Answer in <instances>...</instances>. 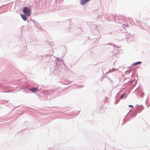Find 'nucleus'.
<instances>
[{
  "instance_id": "nucleus-11",
  "label": "nucleus",
  "mask_w": 150,
  "mask_h": 150,
  "mask_svg": "<svg viewBox=\"0 0 150 150\" xmlns=\"http://www.w3.org/2000/svg\"><path fill=\"white\" fill-rule=\"evenodd\" d=\"M125 93H123L120 97V99H121L123 98L125 95Z\"/></svg>"
},
{
  "instance_id": "nucleus-1",
  "label": "nucleus",
  "mask_w": 150,
  "mask_h": 150,
  "mask_svg": "<svg viewBox=\"0 0 150 150\" xmlns=\"http://www.w3.org/2000/svg\"><path fill=\"white\" fill-rule=\"evenodd\" d=\"M136 108V110L134 112H132V114L130 115V117H135L137 115V111L138 112V113H139L144 108L143 106L142 105H141L140 106L137 105L135 107Z\"/></svg>"
},
{
  "instance_id": "nucleus-21",
  "label": "nucleus",
  "mask_w": 150,
  "mask_h": 150,
  "mask_svg": "<svg viewBox=\"0 0 150 150\" xmlns=\"http://www.w3.org/2000/svg\"><path fill=\"white\" fill-rule=\"evenodd\" d=\"M69 73H71V74H72V71L71 70H69Z\"/></svg>"
},
{
  "instance_id": "nucleus-16",
  "label": "nucleus",
  "mask_w": 150,
  "mask_h": 150,
  "mask_svg": "<svg viewBox=\"0 0 150 150\" xmlns=\"http://www.w3.org/2000/svg\"><path fill=\"white\" fill-rule=\"evenodd\" d=\"M110 44V43H108V44H105V45H111L113 46L114 47H115V45H111Z\"/></svg>"
},
{
  "instance_id": "nucleus-25",
  "label": "nucleus",
  "mask_w": 150,
  "mask_h": 150,
  "mask_svg": "<svg viewBox=\"0 0 150 150\" xmlns=\"http://www.w3.org/2000/svg\"><path fill=\"white\" fill-rule=\"evenodd\" d=\"M4 92H5V93H7V92H8V91H5Z\"/></svg>"
},
{
  "instance_id": "nucleus-22",
  "label": "nucleus",
  "mask_w": 150,
  "mask_h": 150,
  "mask_svg": "<svg viewBox=\"0 0 150 150\" xmlns=\"http://www.w3.org/2000/svg\"><path fill=\"white\" fill-rule=\"evenodd\" d=\"M142 97H143V96L144 95H145V93H142Z\"/></svg>"
},
{
  "instance_id": "nucleus-6",
  "label": "nucleus",
  "mask_w": 150,
  "mask_h": 150,
  "mask_svg": "<svg viewBox=\"0 0 150 150\" xmlns=\"http://www.w3.org/2000/svg\"><path fill=\"white\" fill-rule=\"evenodd\" d=\"M21 18L24 21H26L27 20V17L28 16L26 15V14H21Z\"/></svg>"
},
{
  "instance_id": "nucleus-7",
  "label": "nucleus",
  "mask_w": 150,
  "mask_h": 150,
  "mask_svg": "<svg viewBox=\"0 0 150 150\" xmlns=\"http://www.w3.org/2000/svg\"><path fill=\"white\" fill-rule=\"evenodd\" d=\"M56 90H47V93L48 94L52 95H53L54 93L56 91Z\"/></svg>"
},
{
  "instance_id": "nucleus-10",
  "label": "nucleus",
  "mask_w": 150,
  "mask_h": 150,
  "mask_svg": "<svg viewBox=\"0 0 150 150\" xmlns=\"http://www.w3.org/2000/svg\"><path fill=\"white\" fill-rule=\"evenodd\" d=\"M19 57H23L24 56V54H23V52L21 53L19 55Z\"/></svg>"
},
{
  "instance_id": "nucleus-23",
  "label": "nucleus",
  "mask_w": 150,
  "mask_h": 150,
  "mask_svg": "<svg viewBox=\"0 0 150 150\" xmlns=\"http://www.w3.org/2000/svg\"><path fill=\"white\" fill-rule=\"evenodd\" d=\"M120 91L119 92H118V93H117V96L118 95L119 93H120Z\"/></svg>"
},
{
  "instance_id": "nucleus-12",
  "label": "nucleus",
  "mask_w": 150,
  "mask_h": 150,
  "mask_svg": "<svg viewBox=\"0 0 150 150\" xmlns=\"http://www.w3.org/2000/svg\"><path fill=\"white\" fill-rule=\"evenodd\" d=\"M115 69H114V68H113L111 70L110 69L109 71L113 72V71H115Z\"/></svg>"
},
{
  "instance_id": "nucleus-3",
  "label": "nucleus",
  "mask_w": 150,
  "mask_h": 150,
  "mask_svg": "<svg viewBox=\"0 0 150 150\" xmlns=\"http://www.w3.org/2000/svg\"><path fill=\"white\" fill-rule=\"evenodd\" d=\"M25 88L28 91H32L33 93H35L38 91V88L31 87L29 85H27L25 86Z\"/></svg>"
},
{
  "instance_id": "nucleus-17",
  "label": "nucleus",
  "mask_w": 150,
  "mask_h": 150,
  "mask_svg": "<svg viewBox=\"0 0 150 150\" xmlns=\"http://www.w3.org/2000/svg\"><path fill=\"white\" fill-rule=\"evenodd\" d=\"M36 24H37V27L39 28V29H40V26H39V24H38L37 23H36Z\"/></svg>"
},
{
  "instance_id": "nucleus-27",
  "label": "nucleus",
  "mask_w": 150,
  "mask_h": 150,
  "mask_svg": "<svg viewBox=\"0 0 150 150\" xmlns=\"http://www.w3.org/2000/svg\"><path fill=\"white\" fill-rule=\"evenodd\" d=\"M102 78H101V81H102Z\"/></svg>"
},
{
  "instance_id": "nucleus-4",
  "label": "nucleus",
  "mask_w": 150,
  "mask_h": 150,
  "mask_svg": "<svg viewBox=\"0 0 150 150\" xmlns=\"http://www.w3.org/2000/svg\"><path fill=\"white\" fill-rule=\"evenodd\" d=\"M57 66H56L54 69V70L53 71V73L54 74L57 73L58 74L60 71L59 69L58 68V66H59L60 65V64L59 62H57Z\"/></svg>"
},
{
  "instance_id": "nucleus-18",
  "label": "nucleus",
  "mask_w": 150,
  "mask_h": 150,
  "mask_svg": "<svg viewBox=\"0 0 150 150\" xmlns=\"http://www.w3.org/2000/svg\"><path fill=\"white\" fill-rule=\"evenodd\" d=\"M119 100H116L115 101V104H117L119 102Z\"/></svg>"
},
{
  "instance_id": "nucleus-9",
  "label": "nucleus",
  "mask_w": 150,
  "mask_h": 150,
  "mask_svg": "<svg viewBox=\"0 0 150 150\" xmlns=\"http://www.w3.org/2000/svg\"><path fill=\"white\" fill-rule=\"evenodd\" d=\"M93 28H94V31H95V32H97V33H99L98 30L97 28L98 27L96 26H95L93 27Z\"/></svg>"
},
{
  "instance_id": "nucleus-28",
  "label": "nucleus",
  "mask_w": 150,
  "mask_h": 150,
  "mask_svg": "<svg viewBox=\"0 0 150 150\" xmlns=\"http://www.w3.org/2000/svg\"><path fill=\"white\" fill-rule=\"evenodd\" d=\"M23 52V53H24V52H22V53Z\"/></svg>"
},
{
  "instance_id": "nucleus-5",
  "label": "nucleus",
  "mask_w": 150,
  "mask_h": 150,
  "mask_svg": "<svg viewBox=\"0 0 150 150\" xmlns=\"http://www.w3.org/2000/svg\"><path fill=\"white\" fill-rule=\"evenodd\" d=\"M90 0H81L80 1V4L81 5H84Z\"/></svg>"
},
{
  "instance_id": "nucleus-8",
  "label": "nucleus",
  "mask_w": 150,
  "mask_h": 150,
  "mask_svg": "<svg viewBox=\"0 0 150 150\" xmlns=\"http://www.w3.org/2000/svg\"><path fill=\"white\" fill-rule=\"evenodd\" d=\"M142 63V62L141 61H138L133 63L132 64V66H135L138 64L140 65Z\"/></svg>"
},
{
  "instance_id": "nucleus-15",
  "label": "nucleus",
  "mask_w": 150,
  "mask_h": 150,
  "mask_svg": "<svg viewBox=\"0 0 150 150\" xmlns=\"http://www.w3.org/2000/svg\"><path fill=\"white\" fill-rule=\"evenodd\" d=\"M136 22L137 23L139 26H140V22L139 21H136Z\"/></svg>"
},
{
  "instance_id": "nucleus-2",
  "label": "nucleus",
  "mask_w": 150,
  "mask_h": 150,
  "mask_svg": "<svg viewBox=\"0 0 150 150\" xmlns=\"http://www.w3.org/2000/svg\"><path fill=\"white\" fill-rule=\"evenodd\" d=\"M23 12L24 14H26L28 16H29L31 14V11L29 8L25 7L23 8Z\"/></svg>"
},
{
  "instance_id": "nucleus-19",
  "label": "nucleus",
  "mask_w": 150,
  "mask_h": 150,
  "mask_svg": "<svg viewBox=\"0 0 150 150\" xmlns=\"http://www.w3.org/2000/svg\"><path fill=\"white\" fill-rule=\"evenodd\" d=\"M128 106L129 107H133V105H129Z\"/></svg>"
},
{
  "instance_id": "nucleus-20",
  "label": "nucleus",
  "mask_w": 150,
  "mask_h": 150,
  "mask_svg": "<svg viewBox=\"0 0 150 150\" xmlns=\"http://www.w3.org/2000/svg\"><path fill=\"white\" fill-rule=\"evenodd\" d=\"M24 92H25L26 93H29V91H26V90L24 91Z\"/></svg>"
},
{
  "instance_id": "nucleus-14",
  "label": "nucleus",
  "mask_w": 150,
  "mask_h": 150,
  "mask_svg": "<svg viewBox=\"0 0 150 150\" xmlns=\"http://www.w3.org/2000/svg\"><path fill=\"white\" fill-rule=\"evenodd\" d=\"M33 21L34 22V23H35V26L37 27V28H38L37 26V24H36V23L35 21V20H33Z\"/></svg>"
},
{
  "instance_id": "nucleus-26",
  "label": "nucleus",
  "mask_w": 150,
  "mask_h": 150,
  "mask_svg": "<svg viewBox=\"0 0 150 150\" xmlns=\"http://www.w3.org/2000/svg\"><path fill=\"white\" fill-rule=\"evenodd\" d=\"M108 72H107L106 73V74H107V73H108Z\"/></svg>"
},
{
  "instance_id": "nucleus-13",
  "label": "nucleus",
  "mask_w": 150,
  "mask_h": 150,
  "mask_svg": "<svg viewBox=\"0 0 150 150\" xmlns=\"http://www.w3.org/2000/svg\"><path fill=\"white\" fill-rule=\"evenodd\" d=\"M128 120H126V119L124 118V121L123 122V123H124V124H125L126 122L127 121H128Z\"/></svg>"
},
{
  "instance_id": "nucleus-24",
  "label": "nucleus",
  "mask_w": 150,
  "mask_h": 150,
  "mask_svg": "<svg viewBox=\"0 0 150 150\" xmlns=\"http://www.w3.org/2000/svg\"><path fill=\"white\" fill-rule=\"evenodd\" d=\"M105 98L106 99H107L108 98L105 97Z\"/></svg>"
}]
</instances>
